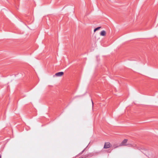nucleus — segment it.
Segmentation results:
<instances>
[{"label":"nucleus","instance_id":"4","mask_svg":"<svg viewBox=\"0 0 158 158\" xmlns=\"http://www.w3.org/2000/svg\"><path fill=\"white\" fill-rule=\"evenodd\" d=\"M127 139H125L123 140L121 143V144L122 145H124L127 143Z\"/></svg>","mask_w":158,"mask_h":158},{"label":"nucleus","instance_id":"5","mask_svg":"<svg viewBox=\"0 0 158 158\" xmlns=\"http://www.w3.org/2000/svg\"><path fill=\"white\" fill-rule=\"evenodd\" d=\"M101 28V27H98L97 28H95L94 30V32H95L99 30V29Z\"/></svg>","mask_w":158,"mask_h":158},{"label":"nucleus","instance_id":"1","mask_svg":"<svg viewBox=\"0 0 158 158\" xmlns=\"http://www.w3.org/2000/svg\"><path fill=\"white\" fill-rule=\"evenodd\" d=\"M111 146V143L109 142H105L104 145V148L105 149L108 148Z\"/></svg>","mask_w":158,"mask_h":158},{"label":"nucleus","instance_id":"2","mask_svg":"<svg viewBox=\"0 0 158 158\" xmlns=\"http://www.w3.org/2000/svg\"><path fill=\"white\" fill-rule=\"evenodd\" d=\"M64 75V73L63 72H60L56 73L55 75L56 77H60L63 76Z\"/></svg>","mask_w":158,"mask_h":158},{"label":"nucleus","instance_id":"6","mask_svg":"<svg viewBox=\"0 0 158 158\" xmlns=\"http://www.w3.org/2000/svg\"><path fill=\"white\" fill-rule=\"evenodd\" d=\"M0 158H1V156H0Z\"/></svg>","mask_w":158,"mask_h":158},{"label":"nucleus","instance_id":"3","mask_svg":"<svg viewBox=\"0 0 158 158\" xmlns=\"http://www.w3.org/2000/svg\"><path fill=\"white\" fill-rule=\"evenodd\" d=\"M100 35L102 37H105L106 35V32L105 30H102L100 33Z\"/></svg>","mask_w":158,"mask_h":158}]
</instances>
